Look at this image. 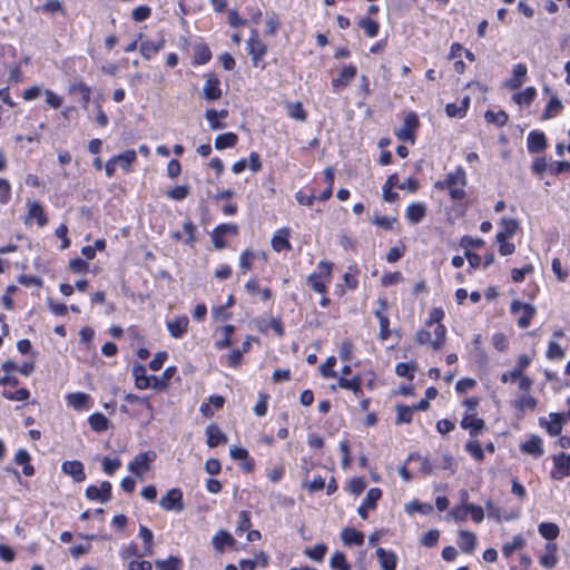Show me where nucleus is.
I'll return each mask as SVG.
<instances>
[{"label": "nucleus", "mask_w": 570, "mask_h": 570, "mask_svg": "<svg viewBox=\"0 0 570 570\" xmlns=\"http://www.w3.org/2000/svg\"><path fill=\"white\" fill-rule=\"evenodd\" d=\"M206 435L207 445L209 448H215L220 443L227 442L226 435L220 431L219 426L216 424H210L206 428Z\"/></svg>", "instance_id": "4be33fe9"}, {"label": "nucleus", "mask_w": 570, "mask_h": 570, "mask_svg": "<svg viewBox=\"0 0 570 570\" xmlns=\"http://www.w3.org/2000/svg\"><path fill=\"white\" fill-rule=\"evenodd\" d=\"M247 50L253 65L264 68V57L267 53V46L258 38V31L256 29L252 30V36L247 41Z\"/></svg>", "instance_id": "20e7f679"}, {"label": "nucleus", "mask_w": 570, "mask_h": 570, "mask_svg": "<svg viewBox=\"0 0 570 570\" xmlns=\"http://www.w3.org/2000/svg\"><path fill=\"white\" fill-rule=\"evenodd\" d=\"M514 406L520 410L524 411L527 409L533 410L537 406V400L530 394V393H523L515 402Z\"/></svg>", "instance_id": "c03bdc74"}, {"label": "nucleus", "mask_w": 570, "mask_h": 570, "mask_svg": "<svg viewBox=\"0 0 570 570\" xmlns=\"http://www.w3.org/2000/svg\"><path fill=\"white\" fill-rule=\"evenodd\" d=\"M376 556L382 570H395L397 558L394 552L377 548Z\"/></svg>", "instance_id": "a211bd4d"}, {"label": "nucleus", "mask_w": 570, "mask_h": 570, "mask_svg": "<svg viewBox=\"0 0 570 570\" xmlns=\"http://www.w3.org/2000/svg\"><path fill=\"white\" fill-rule=\"evenodd\" d=\"M139 537L145 543V551L141 556H151L153 554V546H154V534L153 532L145 525L139 527Z\"/></svg>", "instance_id": "e433bc0d"}, {"label": "nucleus", "mask_w": 570, "mask_h": 570, "mask_svg": "<svg viewBox=\"0 0 570 570\" xmlns=\"http://www.w3.org/2000/svg\"><path fill=\"white\" fill-rule=\"evenodd\" d=\"M237 226L234 224H223L216 227L213 233V244L216 248L222 249L226 246L224 237L226 235H236Z\"/></svg>", "instance_id": "f8f14e48"}, {"label": "nucleus", "mask_w": 570, "mask_h": 570, "mask_svg": "<svg viewBox=\"0 0 570 570\" xmlns=\"http://www.w3.org/2000/svg\"><path fill=\"white\" fill-rule=\"evenodd\" d=\"M511 313L518 315V325L521 328H527L534 317L537 308L531 304H525L514 299L511 303Z\"/></svg>", "instance_id": "39448f33"}, {"label": "nucleus", "mask_w": 570, "mask_h": 570, "mask_svg": "<svg viewBox=\"0 0 570 570\" xmlns=\"http://www.w3.org/2000/svg\"><path fill=\"white\" fill-rule=\"evenodd\" d=\"M358 26L365 31V33L373 38L375 36H377L379 33V23L373 20V19H370V18H364V19H361L360 22H358Z\"/></svg>", "instance_id": "09e8293b"}, {"label": "nucleus", "mask_w": 570, "mask_h": 570, "mask_svg": "<svg viewBox=\"0 0 570 570\" xmlns=\"http://www.w3.org/2000/svg\"><path fill=\"white\" fill-rule=\"evenodd\" d=\"M117 164L126 171L129 170L130 165L136 160L135 150H126L125 153L115 157Z\"/></svg>", "instance_id": "a18cd8bd"}, {"label": "nucleus", "mask_w": 570, "mask_h": 570, "mask_svg": "<svg viewBox=\"0 0 570 570\" xmlns=\"http://www.w3.org/2000/svg\"><path fill=\"white\" fill-rule=\"evenodd\" d=\"M156 453L151 450L139 453L128 463V470L142 480L145 474L150 470V464L156 460Z\"/></svg>", "instance_id": "7ed1b4c3"}, {"label": "nucleus", "mask_w": 570, "mask_h": 570, "mask_svg": "<svg viewBox=\"0 0 570 570\" xmlns=\"http://www.w3.org/2000/svg\"><path fill=\"white\" fill-rule=\"evenodd\" d=\"M164 39H160L158 41L146 40L141 42L139 50L146 59H150L164 47Z\"/></svg>", "instance_id": "c756f323"}, {"label": "nucleus", "mask_w": 570, "mask_h": 570, "mask_svg": "<svg viewBox=\"0 0 570 570\" xmlns=\"http://www.w3.org/2000/svg\"><path fill=\"white\" fill-rule=\"evenodd\" d=\"M537 90L534 87H528L523 91L518 92L513 96V101L518 105H530L535 98Z\"/></svg>", "instance_id": "ea45409f"}, {"label": "nucleus", "mask_w": 570, "mask_h": 570, "mask_svg": "<svg viewBox=\"0 0 570 570\" xmlns=\"http://www.w3.org/2000/svg\"><path fill=\"white\" fill-rule=\"evenodd\" d=\"M502 230L497 234V240L512 237L519 229V223L513 218H503L501 222Z\"/></svg>", "instance_id": "a878e982"}, {"label": "nucleus", "mask_w": 570, "mask_h": 570, "mask_svg": "<svg viewBox=\"0 0 570 570\" xmlns=\"http://www.w3.org/2000/svg\"><path fill=\"white\" fill-rule=\"evenodd\" d=\"M446 338V328L444 325H436L433 332L420 330L415 334V342L421 345H430L433 350L442 348Z\"/></svg>", "instance_id": "f03ea898"}, {"label": "nucleus", "mask_w": 570, "mask_h": 570, "mask_svg": "<svg viewBox=\"0 0 570 570\" xmlns=\"http://www.w3.org/2000/svg\"><path fill=\"white\" fill-rule=\"evenodd\" d=\"M203 96L209 101L218 100L222 97L220 81L215 75H207Z\"/></svg>", "instance_id": "9b49d317"}, {"label": "nucleus", "mask_w": 570, "mask_h": 570, "mask_svg": "<svg viewBox=\"0 0 570 570\" xmlns=\"http://www.w3.org/2000/svg\"><path fill=\"white\" fill-rule=\"evenodd\" d=\"M406 218L412 224H417L426 215V206L421 203L411 204L406 209Z\"/></svg>", "instance_id": "bb28decb"}, {"label": "nucleus", "mask_w": 570, "mask_h": 570, "mask_svg": "<svg viewBox=\"0 0 570 570\" xmlns=\"http://www.w3.org/2000/svg\"><path fill=\"white\" fill-rule=\"evenodd\" d=\"M419 118L416 114L409 112L403 121V125L400 129L396 130V137L402 141H411L414 142L415 131L419 128Z\"/></svg>", "instance_id": "423d86ee"}, {"label": "nucleus", "mask_w": 570, "mask_h": 570, "mask_svg": "<svg viewBox=\"0 0 570 570\" xmlns=\"http://www.w3.org/2000/svg\"><path fill=\"white\" fill-rule=\"evenodd\" d=\"M465 450L469 454L472 455V458L478 461L482 462L484 460V452L481 448V444L479 441H470L465 444Z\"/></svg>", "instance_id": "de8ad7c7"}, {"label": "nucleus", "mask_w": 570, "mask_h": 570, "mask_svg": "<svg viewBox=\"0 0 570 570\" xmlns=\"http://www.w3.org/2000/svg\"><path fill=\"white\" fill-rule=\"evenodd\" d=\"M444 317V311L442 308H433L430 313L429 320L426 321V327L441 325L440 322Z\"/></svg>", "instance_id": "69168bd1"}, {"label": "nucleus", "mask_w": 570, "mask_h": 570, "mask_svg": "<svg viewBox=\"0 0 570 570\" xmlns=\"http://www.w3.org/2000/svg\"><path fill=\"white\" fill-rule=\"evenodd\" d=\"M289 230L287 228H282L275 233L272 238V247L276 252L291 249V244L288 240Z\"/></svg>", "instance_id": "5701e85b"}, {"label": "nucleus", "mask_w": 570, "mask_h": 570, "mask_svg": "<svg viewBox=\"0 0 570 570\" xmlns=\"http://www.w3.org/2000/svg\"><path fill=\"white\" fill-rule=\"evenodd\" d=\"M188 317L187 316H179L175 320H170L167 322V328L169 334L175 337L179 338L181 337L188 330Z\"/></svg>", "instance_id": "f3484780"}, {"label": "nucleus", "mask_w": 570, "mask_h": 570, "mask_svg": "<svg viewBox=\"0 0 570 570\" xmlns=\"http://www.w3.org/2000/svg\"><path fill=\"white\" fill-rule=\"evenodd\" d=\"M468 515V504H459L448 514V517L453 518L456 522H464Z\"/></svg>", "instance_id": "13d9d810"}, {"label": "nucleus", "mask_w": 570, "mask_h": 570, "mask_svg": "<svg viewBox=\"0 0 570 570\" xmlns=\"http://www.w3.org/2000/svg\"><path fill=\"white\" fill-rule=\"evenodd\" d=\"M90 428L96 432H104L109 426V420L99 412L91 414L88 419Z\"/></svg>", "instance_id": "473e14b6"}, {"label": "nucleus", "mask_w": 570, "mask_h": 570, "mask_svg": "<svg viewBox=\"0 0 570 570\" xmlns=\"http://www.w3.org/2000/svg\"><path fill=\"white\" fill-rule=\"evenodd\" d=\"M43 94L46 96V102L53 109H58L62 105V98H60L57 94H55L50 89H45Z\"/></svg>", "instance_id": "0e129e2a"}, {"label": "nucleus", "mask_w": 570, "mask_h": 570, "mask_svg": "<svg viewBox=\"0 0 570 570\" xmlns=\"http://www.w3.org/2000/svg\"><path fill=\"white\" fill-rule=\"evenodd\" d=\"M544 548L546 552L540 557V564L546 569H553L558 563L557 544L549 542Z\"/></svg>", "instance_id": "6ab92c4d"}, {"label": "nucleus", "mask_w": 570, "mask_h": 570, "mask_svg": "<svg viewBox=\"0 0 570 570\" xmlns=\"http://www.w3.org/2000/svg\"><path fill=\"white\" fill-rule=\"evenodd\" d=\"M288 115L293 119L304 121L306 119V111L304 110L301 102H294L289 105Z\"/></svg>", "instance_id": "bf43d9fd"}, {"label": "nucleus", "mask_w": 570, "mask_h": 570, "mask_svg": "<svg viewBox=\"0 0 570 570\" xmlns=\"http://www.w3.org/2000/svg\"><path fill=\"white\" fill-rule=\"evenodd\" d=\"M362 380L360 376H355L352 380H348L344 376L338 379V386L344 390L352 391L355 395L362 394Z\"/></svg>", "instance_id": "72a5a7b5"}, {"label": "nucleus", "mask_w": 570, "mask_h": 570, "mask_svg": "<svg viewBox=\"0 0 570 570\" xmlns=\"http://www.w3.org/2000/svg\"><path fill=\"white\" fill-rule=\"evenodd\" d=\"M69 406L77 411L85 410L89 406L90 396L86 393H70L66 396Z\"/></svg>", "instance_id": "b1692460"}, {"label": "nucleus", "mask_w": 570, "mask_h": 570, "mask_svg": "<svg viewBox=\"0 0 570 570\" xmlns=\"http://www.w3.org/2000/svg\"><path fill=\"white\" fill-rule=\"evenodd\" d=\"M212 542L216 550L223 551L225 546H232L235 540L228 532L222 530L213 538Z\"/></svg>", "instance_id": "a19ab883"}, {"label": "nucleus", "mask_w": 570, "mask_h": 570, "mask_svg": "<svg viewBox=\"0 0 570 570\" xmlns=\"http://www.w3.org/2000/svg\"><path fill=\"white\" fill-rule=\"evenodd\" d=\"M405 510L410 514H412L414 512H421L423 514H429L433 511V507L429 503H420L417 501H412L405 505Z\"/></svg>", "instance_id": "603ef678"}, {"label": "nucleus", "mask_w": 570, "mask_h": 570, "mask_svg": "<svg viewBox=\"0 0 570 570\" xmlns=\"http://www.w3.org/2000/svg\"><path fill=\"white\" fill-rule=\"evenodd\" d=\"M399 183V177L396 174L391 175L383 186V199L385 202H395L399 198V194L392 191V188L396 186Z\"/></svg>", "instance_id": "2f4dec72"}, {"label": "nucleus", "mask_w": 570, "mask_h": 570, "mask_svg": "<svg viewBox=\"0 0 570 570\" xmlns=\"http://www.w3.org/2000/svg\"><path fill=\"white\" fill-rule=\"evenodd\" d=\"M570 474V455L561 453L554 458V470L552 478L560 480Z\"/></svg>", "instance_id": "dca6fc26"}, {"label": "nucleus", "mask_w": 570, "mask_h": 570, "mask_svg": "<svg viewBox=\"0 0 570 570\" xmlns=\"http://www.w3.org/2000/svg\"><path fill=\"white\" fill-rule=\"evenodd\" d=\"M396 423H410L413 416V407L407 405H397L396 406Z\"/></svg>", "instance_id": "3c124183"}, {"label": "nucleus", "mask_w": 570, "mask_h": 570, "mask_svg": "<svg viewBox=\"0 0 570 570\" xmlns=\"http://www.w3.org/2000/svg\"><path fill=\"white\" fill-rule=\"evenodd\" d=\"M527 66L524 63H518L513 67L512 78L507 82L510 89H519L527 78Z\"/></svg>", "instance_id": "412c9836"}, {"label": "nucleus", "mask_w": 570, "mask_h": 570, "mask_svg": "<svg viewBox=\"0 0 570 570\" xmlns=\"http://www.w3.org/2000/svg\"><path fill=\"white\" fill-rule=\"evenodd\" d=\"M237 140H238V137L236 134L234 132H226V134H223V135H219L216 139H215V148L216 149H224V148H229V147H234L236 144H237Z\"/></svg>", "instance_id": "58836bf2"}, {"label": "nucleus", "mask_w": 570, "mask_h": 570, "mask_svg": "<svg viewBox=\"0 0 570 570\" xmlns=\"http://www.w3.org/2000/svg\"><path fill=\"white\" fill-rule=\"evenodd\" d=\"M381 495H382V491L379 488H372L368 490L362 505L357 510V512L362 517V519L365 520L367 518V511L375 508Z\"/></svg>", "instance_id": "4468645a"}, {"label": "nucleus", "mask_w": 570, "mask_h": 570, "mask_svg": "<svg viewBox=\"0 0 570 570\" xmlns=\"http://www.w3.org/2000/svg\"><path fill=\"white\" fill-rule=\"evenodd\" d=\"M28 219L35 218L39 226H45L48 223L43 207L37 202H28Z\"/></svg>", "instance_id": "cd10ccee"}, {"label": "nucleus", "mask_w": 570, "mask_h": 570, "mask_svg": "<svg viewBox=\"0 0 570 570\" xmlns=\"http://www.w3.org/2000/svg\"><path fill=\"white\" fill-rule=\"evenodd\" d=\"M2 396L11 401H26L30 396V392L27 389H19L14 392L4 390Z\"/></svg>", "instance_id": "5fc2aeb1"}, {"label": "nucleus", "mask_w": 570, "mask_h": 570, "mask_svg": "<svg viewBox=\"0 0 570 570\" xmlns=\"http://www.w3.org/2000/svg\"><path fill=\"white\" fill-rule=\"evenodd\" d=\"M188 194L189 188L187 186H176L167 191V196L175 200H183Z\"/></svg>", "instance_id": "774afa93"}, {"label": "nucleus", "mask_w": 570, "mask_h": 570, "mask_svg": "<svg viewBox=\"0 0 570 570\" xmlns=\"http://www.w3.org/2000/svg\"><path fill=\"white\" fill-rule=\"evenodd\" d=\"M539 533L547 540H553L559 535V528L552 522H542L539 524Z\"/></svg>", "instance_id": "79ce46f5"}, {"label": "nucleus", "mask_w": 570, "mask_h": 570, "mask_svg": "<svg viewBox=\"0 0 570 570\" xmlns=\"http://www.w3.org/2000/svg\"><path fill=\"white\" fill-rule=\"evenodd\" d=\"M458 544L463 552L472 553L476 546V537L473 532L461 530L459 532Z\"/></svg>", "instance_id": "aec40b11"}, {"label": "nucleus", "mask_w": 570, "mask_h": 570, "mask_svg": "<svg viewBox=\"0 0 570 570\" xmlns=\"http://www.w3.org/2000/svg\"><path fill=\"white\" fill-rule=\"evenodd\" d=\"M521 450L524 453L532 454L534 456H540L543 453L542 440L539 436L533 435L529 441L524 442L521 445Z\"/></svg>", "instance_id": "7c9ffc66"}, {"label": "nucleus", "mask_w": 570, "mask_h": 570, "mask_svg": "<svg viewBox=\"0 0 570 570\" xmlns=\"http://www.w3.org/2000/svg\"><path fill=\"white\" fill-rule=\"evenodd\" d=\"M484 118L489 124H494L499 127L504 126L508 121V115L504 111L493 112L489 110L485 112Z\"/></svg>", "instance_id": "8fccbe9b"}, {"label": "nucleus", "mask_w": 570, "mask_h": 570, "mask_svg": "<svg viewBox=\"0 0 570 570\" xmlns=\"http://www.w3.org/2000/svg\"><path fill=\"white\" fill-rule=\"evenodd\" d=\"M377 309L375 311L374 315L379 318L380 322V333L379 338L381 341H386L390 337V321L386 316V311L389 307L387 299L385 297H380L377 299Z\"/></svg>", "instance_id": "6e6552de"}, {"label": "nucleus", "mask_w": 570, "mask_h": 570, "mask_svg": "<svg viewBox=\"0 0 570 570\" xmlns=\"http://www.w3.org/2000/svg\"><path fill=\"white\" fill-rule=\"evenodd\" d=\"M205 118L209 122V127L212 130H217V129H222L225 127V124L219 121L218 111L215 109H208L205 112Z\"/></svg>", "instance_id": "4d7b16f0"}, {"label": "nucleus", "mask_w": 570, "mask_h": 570, "mask_svg": "<svg viewBox=\"0 0 570 570\" xmlns=\"http://www.w3.org/2000/svg\"><path fill=\"white\" fill-rule=\"evenodd\" d=\"M330 566L334 570H351V566L347 563L345 554L341 551H336L330 559Z\"/></svg>", "instance_id": "37998d69"}, {"label": "nucleus", "mask_w": 570, "mask_h": 570, "mask_svg": "<svg viewBox=\"0 0 570 570\" xmlns=\"http://www.w3.org/2000/svg\"><path fill=\"white\" fill-rule=\"evenodd\" d=\"M151 10L148 6H139L132 10L131 17L135 21L141 22L149 18Z\"/></svg>", "instance_id": "338daca9"}, {"label": "nucleus", "mask_w": 570, "mask_h": 570, "mask_svg": "<svg viewBox=\"0 0 570 570\" xmlns=\"http://www.w3.org/2000/svg\"><path fill=\"white\" fill-rule=\"evenodd\" d=\"M465 171L462 167H458L453 173H449L444 180H438L434 187L440 190L448 189L453 200H461L465 197Z\"/></svg>", "instance_id": "f257e3e1"}, {"label": "nucleus", "mask_w": 570, "mask_h": 570, "mask_svg": "<svg viewBox=\"0 0 570 570\" xmlns=\"http://www.w3.org/2000/svg\"><path fill=\"white\" fill-rule=\"evenodd\" d=\"M86 497L92 501H99L101 503L108 502L111 498V483L104 481L100 487H88L86 490Z\"/></svg>", "instance_id": "1a4fd4ad"}, {"label": "nucleus", "mask_w": 570, "mask_h": 570, "mask_svg": "<svg viewBox=\"0 0 570 570\" xmlns=\"http://www.w3.org/2000/svg\"><path fill=\"white\" fill-rule=\"evenodd\" d=\"M416 370V364L413 362L410 363H399L395 366V373L401 377H406L409 380H413L414 372Z\"/></svg>", "instance_id": "49530a36"}, {"label": "nucleus", "mask_w": 570, "mask_h": 570, "mask_svg": "<svg viewBox=\"0 0 570 570\" xmlns=\"http://www.w3.org/2000/svg\"><path fill=\"white\" fill-rule=\"evenodd\" d=\"M533 272V266L532 265H525L524 267L522 268H513L511 271V278L513 282L515 283H520L524 279L525 275L527 274H530Z\"/></svg>", "instance_id": "e2e57ef3"}, {"label": "nucleus", "mask_w": 570, "mask_h": 570, "mask_svg": "<svg viewBox=\"0 0 570 570\" xmlns=\"http://www.w3.org/2000/svg\"><path fill=\"white\" fill-rule=\"evenodd\" d=\"M342 540L345 544L361 546L364 541V534L353 528H347L342 532Z\"/></svg>", "instance_id": "c9c22d12"}, {"label": "nucleus", "mask_w": 570, "mask_h": 570, "mask_svg": "<svg viewBox=\"0 0 570 570\" xmlns=\"http://www.w3.org/2000/svg\"><path fill=\"white\" fill-rule=\"evenodd\" d=\"M61 470L65 474L70 475L75 482H82L86 479L83 464L80 461H65Z\"/></svg>", "instance_id": "ddd939ff"}, {"label": "nucleus", "mask_w": 570, "mask_h": 570, "mask_svg": "<svg viewBox=\"0 0 570 570\" xmlns=\"http://www.w3.org/2000/svg\"><path fill=\"white\" fill-rule=\"evenodd\" d=\"M562 102L558 97H551L542 114V119H550L556 117L562 110Z\"/></svg>", "instance_id": "4c0bfd02"}, {"label": "nucleus", "mask_w": 570, "mask_h": 570, "mask_svg": "<svg viewBox=\"0 0 570 570\" xmlns=\"http://www.w3.org/2000/svg\"><path fill=\"white\" fill-rule=\"evenodd\" d=\"M547 139L542 132L531 131L528 136V150L530 153H539L546 149Z\"/></svg>", "instance_id": "393cba45"}, {"label": "nucleus", "mask_w": 570, "mask_h": 570, "mask_svg": "<svg viewBox=\"0 0 570 570\" xmlns=\"http://www.w3.org/2000/svg\"><path fill=\"white\" fill-rule=\"evenodd\" d=\"M460 425L462 429L468 430L471 436H476L485 428L484 421L476 417L475 413H465Z\"/></svg>", "instance_id": "9d476101"}, {"label": "nucleus", "mask_w": 570, "mask_h": 570, "mask_svg": "<svg viewBox=\"0 0 570 570\" xmlns=\"http://www.w3.org/2000/svg\"><path fill=\"white\" fill-rule=\"evenodd\" d=\"M356 67L353 65L345 66L337 78L333 79L332 86L335 91H338L341 88H344L348 86V83L355 78L356 76Z\"/></svg>", "instance_id": "2eb2a0df"}, {"label": "nucleus", "mask_w": 570, "mask_h": 570, "mask_svg": "<svg viewBox=\"0 0 570 570\" xmlns=\"http://www.w3.org/2000/svg\"><path fill=\"white\" fill-rule=\"evenodd\" d=\"M566 355L564 350L554 341L549 342L547 357L549 360H561Z\"/></svg>", "instance_id": "864d4df0"}, {"label": "nucleus", "mask_w": 570, "mask_h": 570, "mask_svg": "<svg viewBox=\"0 0 570 570\" xmlns=\"http://www.w3.org/2000/svg\"><path fill=\"white\" fill-rule=\"evenodd\" d=\"M159 505L165 511H177L180 512L184 510V502H183V492L178 488L170 489L166 495H164L160 501Z\"/></svg>", "instance_id": "0eeeda50"}, {"label": "nucleus", "mask_w": 570, "mask_h": 570, "mask_svg": "<svg viewBox=\"0 0 570 570\" xmlns=\"http://www.w3.org/2000/svg\"><path fill=\"white\" fill-rule=\"evenodd\" d=\"M326 551L327 548L325 544H316L313 548H307L305 550V554L315 561H322Z\"/></svg>", "instance_id": "6e6d98bb"}, {"label": "nucleus", "mask_w": 570, "mask_h": 570, "mask_svg": "<svg viewBox=\"0 0 570 570\" xmlns=\"http://www.w3.org/2000/svg\"><path fill=\"white\" fill-rule=\"evenodd\" d=\"M183 567V560L178 557H169L165 560H156L155 568L156 570H180Z\"/></svg>", "instance_id": "f704fd0d"}, {"label": "nucleus", "mask_w": 570, "mask_h": 570, "mask_svg": "<svg viewBox=\"0 0 570 570\" xmlns=\"http://www.w3.org/2000/svg\"><path fill=\"white\" fill-rule=\"evenodd\" d=\"M10 198H11L10 183L4 178H0V203L2 205H6L9 203Z\"/></svg>", "instance_id": "680f3d73"}, {"label": "nucleus", "mask_w": 570, "mask_h": 570, "mask_svg": "<svg viewBox=\"0 0 570 570\" xmlns=\"http://www.w3.org/2000/svg\"><path fill=\"white\" fill-rule=\"evenodd\" d=\"M132 375L135 377V385L137 389L146 390L150 386V377L146 375V368L144 365H135L132 368Z\"/></svg>", "instance_id": "c85d7f7f"}, {"label": "nucleus", "mask_w": 570, "mask_h": 570, "mask_svg": "<svg viewBox=\"0 0 570 570\" xmlns=\"http://www.w3.org/2000/svg\"><path fill=\"white\" fill-rule=\"evenodd\" d=\"M336 358L334 356H330L325 363L320 366V371L324 377H336V372L333 370L335 366Z\"/></svg>", "instance_id": "052dcab7"}]
</instances>
